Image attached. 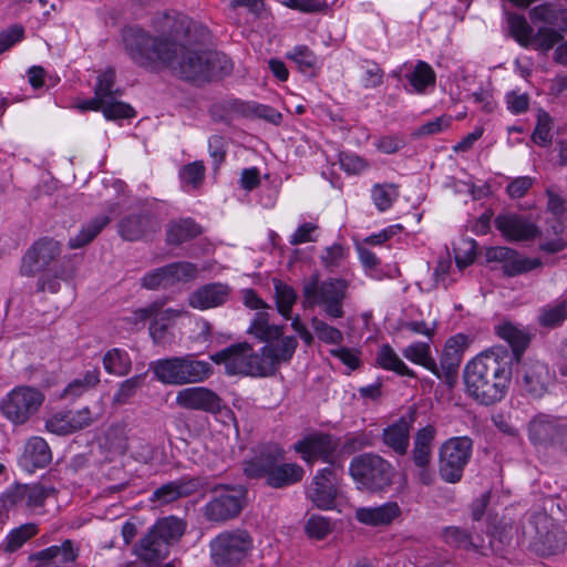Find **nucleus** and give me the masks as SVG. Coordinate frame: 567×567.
Listing matches in <instances>:
<instances>
[{
  "label": "nucleus",
  "instance_id": "nucleus-1",
  "mask_svg": "<svg viewBox=\"0 0 567 567\" xmlns=\"http://www.w3.org/2000/svg\"><path fill=\"white\" fill-rule=\"evenodd\" d=\"M154 25L161 37L131 27L123 31V42L131 59L143 68L159 62L181 79L204 83L233 71L230 59L207 48L209 31L186 16L164 13Z\"/></svg>",
  "mask_w": 567,
  "mask_h": 567
},
{
  "label": "nucleus",
  "instance_id": "nucleus-2",
  "mask_svg": "<svg viewBox=\"0 0 567 567\" xmlns=\"http://www.w3.org/2000/svg\"><path fill=\"white\" fill-rule=\"evenodd\" d=\"M495 333L512 348L494 347L481 352L464 368L466 393L476 402L492 405L506 394L512 379L514 361H519L530 342L529 333L512 322L495 327Z\"/></svg>",
  "mask_w": 567,
  "mask_h": 567
},
{
  "label": "nucleus",
  "instance_id": "nucleus-3",
  "mask_svg": "<svg viewBox=\"0 0 567 567\" xmlns=\"http://www.w3.org/2000/svg\"><path fill=\"white\" fill-rule=\"evenodd\" d=\"M348 286L346 279L320 280L319 274H313L302 281V306L305 309L318 306L330 319L343 318V302L347 298Z\"/></svg>",
  "mask_w": 567,
  "mask_h": 567
},
{
  "label": "nucleus",
  "instance_id": "nucleus-4",
  "mask_svg": "<svg viewBox=\"0 0 567 567\" xmlns=\"http://www.w3.org/2000/svg\"><path fill=\"white\" fill-rule=\"evenodd\" d=\"M349 474L360 491L383 492L393 483V465L375 453L354 456L349 465Z\"/></svg>",
  "mask_w": 567,
  "mask_h": 567
},
{
  "label": "nucleus",
  "instance_id": "nucleus-5",
  "mask_svg": "<svg viewBox=\"0 0 567 567\" xmlns=\"http://www.w3.org/2000/svg\"><path fill=\"white\" fill-rule=\"evenodd\" d=\"M252 549L254 538L245 528L224 530L209 543L210 558L216 567H239Z\"/></svg>",
  "mask_w": 567,
  "mask_h": 567
},
{
  "label": "nucleus",
  "instance_id": "nucleus-6",
  "mask_svg": "<svg viewBox=\"0 0 567 567\" xmlns=\"http://www.w3.org/2000/svg\"><path fill=\"white\" fill-rule=\"evenodd\" d=\"M216 364H224L228 375L266 377L260 353L254 351L248 342L234 343L210 355Z\"/></svg>",
  "mask_w": 567,
  "mask_h": 567
},
{
  "label": "nucleus",
  "instance_id": "nucleus-7",
  "mask_svg": "<svg viewBox=\"0 0 567 567\" xmlns=\"http://www.w3.org/2000/svg\"><path fill=\"white\" fill-rule=\"evenodd\" d=\"M473 452V441L468 436H457L446 440L439 452V473L441 478L450 484L458 483L468 464Z\"/></svg>",
  "mask_w": 567,
  "mask_h": 567
},
{
  "label": "nucleus",
  "instance_id": "nucleus-8",
  "mask_svg": "<svg viewBox=\"0 0 567 567\" xmlns=\"http://www.w3.org/2000/svg\"><path fill=\"white\" fill-rule=\"evenodd\" d=\"M43 402L44 394L40 390L19 385L1 400L0 411L14 425H22L38 413Z\"/></svg>",
  "mask_w": 567,
  "mask_h": 567
},
{
  "label": "nucleus",
  "instance_id": "nucleus-9",
  "mask_svg": "<svg viewBox=\"0 0 567 567\" xmlns=\"http://www.w3.org/2000/svg\"><path fill=\"white\" fill-rule=\"evenodd\" d=\"M530 19L534 22L539 21L553 25V29L539 28L533 35L530 45L536 50L547 52L561 40V34L555 28L561 31L567 30V8L548 3L540 4L532 9Z\"/></svg>",
  "mask_w": 567,
  "mask_h": 567
},
{
  "label": "nucleus",
  "instance_id": "nucleus-10",
  "mask_svg": "<svg viewBox=\"0 0 567 567\" xmlns=\"http://www.w3.org/2000/svg\"><path fill=\"white\" fill-rule=\"evenodd\" d=\"M214 496L203 507V515L212 523H225L236 518L245 507L247 491L243 486H216Z\"/></svg>",
  "mask_w": 567,
  "mask_h": 567
},
{
  "label": "nucleus",
  "instance_id": "nucleus-11",
  "mask_svg": "<svg viewBox=\"0 0 567 567\" xmlns=\"http://www.w3.org/2000/svg\"><path fill=\"white\" fill-rule=\"evenodd\" d=\"M61 252L62 246L59 241L49 237L40 238L23 255L20 275L23 277H34L37 274L44 272Z\"/></svg>",
  "mask_w": 567,
  "mask_h": 567
},
{
  "label": "nucleus",
  "instance_id": "nucleus-12",
  "mask_svg": "<svg viewBox=\"0 0 567 567\" xmlns=\"http://www.w3.org/2000/svg\"><path fill=\"white\" fill-rule=\"evenodd\" d=\"M55 489L41 483L11 485L2 495L3 506L21 509H35L44 505L45 499Z\"/></svg>",
  "mask_w": 567,
  "mask_h": 567
},
{
  "label": "nucleus",
  "instance_id": "nucleus-13",
  "mask_svg": "<svg viewBox=\"0 0 567 567\" xmlns=\"http://www.w3.org/2000/svg\"><path fill=\"white\" fill-rule=\"evenodd\" d=\"M337 446L338 444L332 435L316 433L296 442L293 450L299 453L302 460L308 464H312L320 458L333 467H342V465L334 460Z\"/></svg>",
  "mask_w": 567,
  "mask_h": 567
},
{
  "label": "nucleus",
  "instance_id": "nucleus-14",
  "mask_svg": "<svg viewBox=\"0 0 567 567\" xmlns=\"http://www.w3.org/2000/svg\"><path fill=\"white\" fill-rule=\"evenodd\" d=\"M284 460V450L279 444L261 443L252 449L251 456L244 461V474L248 478H267L275 464Z\"/></svg>",
  "mask_w": 567,
  "mask_h": 567
},
{
  "label": "nucleus",
  "instance_id": "nucleus-15",
  "mask_svg": "<svg viewBox=\"0 0 567 567\" xmlns=\"http://www.w3.org/2000/svg\"><path fill=\"white\" fill-rule=\"evenodd\" d=\"M468 347V337L462 333L449 338L444 344L440 363L437 364V379L443 380L450 388L454 386L464 350Z\"/></svg>",
  "mask_w": 567,
  "mask_h": 567
},
{
  "label": "nucleus",
  "instance_id": "nucleus-16",
  "mask_svg": "<svg viewBox=\"0 0 567 567\" xmlns=\"http://www.w3.org/2000/svg\"><path fill=\"white\" fill-rule=\"evenodd\" d=\"M265 346L260 349L266 377L275 374L281 363L289 362L298 347V340L293 336L276 337L261 340Z\"/></svg>",
  "mask_w": 567,
  "mask_h": 567
},
{
  "label": "nucleus",
  "instance_id": "nucleus-17",
  "mask_svg": "<svg viewBox=\"0 0 567 567\" xmlns=\"http://www.w3.org/2000/svg\"><path fill=\"white\" fill-rule=\"evenodd\" d=\"M553 381V372L538 360H528L518 372L517 382L520 389L533 398H542Z\"/></svg>",
  "mask_w": 567,
  "mask_h": 567
},
{
  "label": "nucleus",
  "instance_id": "nucleus-18",
  "mask_svg": "<svg viewBox=\"0 0 567 567\" xmlns=\"http://www.w3.org/2000/svg\"><path fill=\"white\" fill-rule=\"evenodd\" d=\"M176 404L187 410L204 411L212 414L219 413L223 408L219 395L205 386L179 390L176 394Z\"/></svg>",
  "mask_w": 567,
  "mask_h": 567
},
{
  "label": "nucleus",
  "instance_id": "nucleus-19",
  "mask_svg": "<svg viewBox=\"0 0 567 567\" xmlns=\"http://www.w3.org/2000/svg\"><path fill=\"white\" fill-rule=\"evenodd\" d=\"M487 261H498L503 264V272L508 277H515L539 268L542 261L539 258H526L516 250L508 247H491L486 250Z\"/></svg>",
  "mask_w": 567,
  "mask_h": 567
},
{
  "label": "nucleus",
  "instance_id": "nucleus-20",
  "mask_svg": "<svg viewBox=\"0 0 567 567\" xmlns=\"http://www.w3.org/2000/svg\"><path fill=\"white\" fill-rule=\"evenodd\" d=\"M158 229V224L148 210L130 213L122 217L117 224L118 235L127 241L144 239Z\"/></svg>",
  "mask_w": 567,
  "mask_h": 567
},
{
  "label": "nucleus",
  "instance_id": "nucleus-21",
  "mask_svg": "<svg viewBox=\"0 0 567 567\" xmlns=\"http://www.w3.org/2000/svg\"><path fill=\"white\" fill-rule=\"evenodd\" d=\"M204 485L205 483L200 477H182L154 489L150 499L156 506L167 505L179 498L190 496L203 488Z\"/></svg>",
  "mask_w": 567,
  "mask_h": 567
},
{
  "label": "nucleus",
  "instance_id": "nucleus-22",
  "mask_svg": "<svg viewBox=\"0 0 567 567\" xmlns=\"http://www.w3.org/2000/svg\"><path fill=\"white\" fill-rule=\"evenodd\" d=\"M495 227L509 241H525L539 235L538 227L524 216L507 213L495 218Z\"/></svg>",
  "mask_w": 567,
  "mask_h": 567
},
{
  "label": "nucleus",
  "instance_id": "nucleus-23",
  "mask_svg": "<svg viewBox=\"0 0 567 567\" xmlns=\"http://www.w3.org/2000/svg\"><path fill=\"white\" fill-rule=\"evenodd\" d=\"M342 467H326L317 473L309 488V497L320 509H330L334 505L337 487L336 471Z\"/></svg>",
  "mask_w": 567,
  "mask_h": 567
},
{
  "label": "nucleus",
  "instance_id": "nucleus-24",
  "mask_svg": "<svg viewBox=\"0 0 567 567\" xmlns=\"http://www.w3.org/2000/svg\"><path fill=\"white\" fill-rule=\"evenodd\" d=\"M79 556V549L72 540L66 539L61 545H53L30 556L34 567H69Z\"/></svg>",
  "mask_w": 567,
  "mask_h": 567
},
{
  "label": "nucleus",
  "instance_id": "nucleus-25",
  "mask_svg": "<svg viewBox=\"0 0 567 567\" xmlns=\"http://www.w3.org/2000/svg\"><path fill=\"white\" fill-rule=\"evenodd\" d=\"M52 461V452L47 441L40 436L30 437L19 457V465L28 473L44 468Z\"/></svg>",
  "mask_w": 567,
  "mask_h": 567
},
{
  "label": "nucleus",
  "instance_id": "nucleus-26",
  "mask_svg": "<svg viewBox=\"0 0 567 567\" xmlns=\"http://www.w3.org/2000/svg\"><path fill=\"white\" fill-rule=\"evenodd\" d=\"M161 302H153L145 308L135 311L136 318L141 320L153 319L150 326V333L154 339L163 338L169 323L182 316L183 311L177 309H162Z\"/></svg>",
  "mask_w": 567,
  "mask_h": 567
},
{
  "label": "nucleus",
  "instance_id": "nucleus-27",
  "mask_svg": "<svg viewBox=\"0 0 567 567\" xmlns=\"http://www.w3.org/2000/svg\"><path fill=\"white\" fill-rule=\"evenodd\" d=\"M230 287L226 284L213 282L196 289L188 298L189 306L206 310L223 306L230 296Z\"/></svg>",
  "mask_w": 567,
  "mask_h": 567
},
{
  "label": "nucleus",
  "instance_id": "nucleus-28",
  "mask_svg": "<svg viewBox=\"0 0 567 567\" xmlns=\"http://www.w3.org/2000/svg\"><path fill=\"white\" fill-rule=\"evenodd\" d=\"M415 417V411H411L409 417L402 416L382 432L383 443L398 455H405L410 444V429Z\"/></svg>",
  "mask_w": 567,
  "mask_h": 567
},
{
  "label": "nucleus",
  "instance_id": "nucleus-29",
  "mask_svg": "<svg viewBox=\"0 0 567 567\" xmlns=\"http://www.w3.org/2000/svg\"><path fill=\"white\" fill-rule=\"evenodd\" d=\"M401 515V508L396 502H386L379 506L360 507L355 511L358 522L378 527L390 525Z\"/></svg>",
  "mask_w": 567,
  "mask_h": 567
},
{
  "label": "nucleus",
  "instance_id": "nucleus-30",
  "mask_svg": "<svg viewBox=\"0 0 567 567\" xmlns=\"http://www.w3.org/2000/svg\"><path fill=\"white\" fill-rule=\"evenodd\" d=\"M155 378L167 385H185L184 357H169L151 362Z\"/></svg>",
  "mask_w": 567,
  "mask_h": 567
},
{
  "label": "nucleus",
  "instance_id": "nucleus-31",
  "mask_svg": "<svg viewBox=\"0 0 567 567\" xmlns=\"http://www.w3.org/2000/svg\"><path fill=\"white\" fill-rule=\"evenodd\" d=\"M561 431L558 420L547 414H538L528 423V437L533 444H551Z\"/></svg>",
  "mask_w": 567,
  "mask_h": 567
},
{
  "label": "nucleus",
  "instance_id": "nucleus-32",
  "mask_svg": "<svg viewBox=\"0 0 567 567\" xmlns=\"http://www.w3.org/2000/svg\"><path fill=\"white\" fill-rule=\"evenodd\" d=\"M305 470L295 463H281L275 464L266 478L268 486L272 488H284L286 486L293 485L303 478Z\"/></svg>",
  "mask_w": 567,
  "mask_h": 567
},
{
  "label": "nucleus",
  "instance_id": "nucleus-33",
  "mask_svg": "<svg viewBox=\"0 0 567 567\" xmlns=\"http://www.w3.org/2000/svg\"><path fill=\"white\" fill-rule=\"evenodd\" d=\"M135 553L145 561H156L167 556L168 546H166V543L159 539L151 528L150 532L140 540L135 548Z\"/></svg>",
  "mask_w": 567,
  "mask_h": 567
},
{
  "label": "nucleus",
  "instance_id": "nucleus-34",
  "mask_svg": "<svg viewBox=\"0 0 567 567\" xmlns=\"http://www.w3.org/2000/svg\"><path fill=\"white\" fill-rule=\"evenodd\" d=\"M104 370L115 377H126L132 370V359L130 354L120 348L107 350L102 357Z\"/></svg>",
  "mask_w": 567,
  "mask_h": 567
},
{
  "label": "nucleus",
  "instance_id": "nucleus-35",
  "mask_svg": "<svg viewBox=\"0 0 567 567\" xmlns=\"http://www.w3.org/2000/svg\"><path fill=\"white\" fill-rule=\"evenodd\" d=\"M375 360L384 370L392 371L401 377L416 378L415 372L404 363L389 344H382L379 348Z\"/></svg>",
  "mask_w": 567,
  "mask_h": 567
},
{
  "label": "nucleus",
  "instance_id": "nucleus-36",
  "mask_svg": "<svg viewBox=\"0 0 567 567\" xmlns=\"http://www.w3.org/2000/svg\"><path fill=\"white\" fill-rule=\"evenodd\" d=\"M402 354L409 361L422 365L433 374H437V363L432 357L430 341L413 342L402 350Z\"/></svg>",
  "mask_w": 567,
  "mask_h": 567
},
{
  "label": "nucleus",
  "instance_id": "nucleus-37",
  "mask_svg": "<svg viewBox=\"0 0 567 567\" xmlns=\"http://www.w3.org/2000/svg\"><path fill=\"white\" fill-rule=\"evenodd\" d=\"M268 309H259L248 328V333L254 334L259 341L270 338L281 337L284 334V326L270 324V316Z\"/></svg>",
  "mask_w": 567,
  "mask_h": 567
},
{
  "label": "nucleus",
  "instance_id": "nucleus-38",
  "mask_svg": "<svg viewBox=\"0 0 567 567\" xmlns=\"http://www.w3.org/2000/svg\"><path fill=\"white\" fill-rule=\"evenodd\" d=\"M200 227L190 218L171 223L166 231V241L169 245H181L200 234Z\"/></svg>",
  "mask_w": 567,
  "mask_h": 567
},
{
  "label": "nucleus",
  "instance_id": "nucleus-39",
  "mask_svg": "<svg viewBox=\"0 0 567 567\" xmlns=\"http://www.w3.org/2000/svg\"><path fill=\"white\" fill-rule=\"evenodd\" d=\"M110 220L111 218L106 215H101L93 218L81 228L78 235L70 238L69 247L71 249H78L90 244L110 223Z\"/></svg>",
  "mask_w": 567,
  "mask_h": 567
},
{
  "label": "nucleus",
  "instance_id": "nucleus-40",
  "mask_svg": "<svg viewBox=\"0 0 567 567\" xmlns=\"http://www.w3.org/2000/svg\"><path fill=\"white\" fill-rule=\"evenodd\" d=\"M73 276V268L70 266L60 265L59 267L42 274L37 281V291L56 293L60 291L59 280H70Z\"/></svg>",
  "mask_w": 567,
  "mask_h": 567
},
{
  "label": "nucleus",
  "instance_id": "nucleus-41",
  "mask_svg": "<svg viewBox=\"0 0 567 567\" xmlns=\"http://www.w3.org/2000/svg\"><path fill=\"white\" fill-rule=\"evenodd\" d=\"M183 357L186 384L204 382L214 373L213 365L207 361L197 360L195 354Z\"/></svg>",
  "mask_w": 567,
  "mask_h": 567
},
{
  "label": "nucleus",
  "instance_id": "nucleus-42",
  "mask_svg": "<svg viewBox=\"0 0 567 567\" xmlns=\"http://www.w3.org/2000/svg\"><path fill=\"white\" fill-rule=\"evenodd\" d=\"M152 529L169 547L171 544L177 542L183 536L185 524L182 519L169 516L157 520Z\"/></svg>",
  "mask_w": 567,
  "mask_h": 567
},
{
  "label": "nucleus",
  "instance_id": "nucleus-43",
  "mask_svg": "<svg viewBox=\"0 0 567 567\" xmlns=\"http://www.w3.org/2000/svg\"><path fill=\"white\" fill-rule=\"evenodd\" d=\"M275 300L277 311L285 318L289 319L293 305L297 302V292L295 289L281 281L280 279H272Z\"/></svg>",
  "mask_w": 567,
  "mask_h": 567
},
{
  "label": "nucleus",
  "instance_id": "nucleus-44",
  "mask_svg": "<svg viewBox=\"0 0 567 567\" xmlns=\"http://www.w3.org/2000/svg\"><path fill=\"white\" fill-rule=\"evenodd\" d=\"M145 377L146 373H142L122 381L112 398V403L115 405L127 404L144 384Z\"/></svg>",
  "mask_w": 567,
  "mask_h": 567
},
{
  "label": "nucleus",
  "instance_id": "nucleus-45",
  "mask_svg": "<svg viewBox=\"0 0 567 567\" xmlns=\"http://www.w3.org/2000/svg\"><path fill=\"white\" fill-rule=\"evenodd\" d=\"M100 382V371L94 368L86 371L81 378L74 379L63 391V396L78 398Z\"/></svg>",
  "mask_w": 567,
  "mask_h": 567
},
{
  "label": "nucleus",
  "instance_id": "nucleus-46",
  "mask_svg": "<svg viewBox=\"0 0 567 567\" xmlns=\"http://www.w3.org/2000/svg\"><path fill=\"white\" fill-rule=\"evenodd\" d=\"M444 542L455 548H463L466 550H476L477 546L473 543L472 535L465 529L457 526H449L442 533Z\"/></svg>",
  "mask_w": 567,
  "mask_h": 567
},
{
  "label": "nucleus",
  "instance_id": "nucleus-47",
  "mask_svg": "<svg viewBox=\"0 0 567 567\" xmlns=\"http://www.w3.org/2000/svg\"><path fill=\"white\" fill-rule=\"evenodd\" d=\"M408 80L416 92H423L426 86L435 83V73L425 62L419 61L414 71L408 75Z\"/></svg>",
  "mask_w": 567,
  "mask_h": 567
},
{
  "label": "nucleus",
  "instance_id": "nucleus-48",
  "mask_svg": "<svg viewBox=\"0 0 567 567\" xmlns=\"http://www.w3.org/2000/svg\"><path fill=\"white\" fill-rule=\"evenodd\" d=\"M37 534V526L34 524H24L20 527L12 529L4 543V550L13 553Z\"/></svg>",
  "mask_w": 567,
  "mask_h": 567
},
{
  "label": "nucleus",
  "instance_id": "nucleus-49",
  "mask_svg": "<svg viewBox=\"0 0 567 567\" xmlns=\"http://www.w3.org/2000/svg\"><path fill=\"white\" fill-rule=\"evenodd\" d=\"M512 37L522 45H530L533 29L523 16L513 14L508 18Z\"/></svg>",
  "mask_w": 567,
  "mask_h": 567
},
{
  "label": "nucleus",
  "instance_id": "nucleus-50",
  "mask_svg": "<svg viewBox=\"0 0 567 567\" xmlns=\"http://www.w3.org/2000/svg\"><path fill=\"white\" fill-rule=\"evenodd\" d=\"M311 327L317 338L324 343L340 344L343 341V333L339 329L328 324L318 317L311 318Z\"/></svg>",
  "mask_w": 567,
  "mask_h": 567
},
{
  "label": "nucleus",
  "instance_id": "nucleus-51",
  "mask_svg": "<svg viewBox=\"0 0 567 567\" xmlns=\"http://www.w3.org/2000/svg\"><path fill=\"white\" fill-rule=\"evenodd\" d=\"M172 286L177 282H186L197 277L198 268L188 261H177L166 265Z\"/></svg>",
  "mask_w": 567,
  "mask_h": 567
},
{
  "label": "nucleus",
  "instance_id": "nucleus-52",
  "mask_svg": "<svg viewBox=\"0 0 567 567\" xmlns=\"http://www.w3.org/2000/svg\"><path fill=\"white\" fill-rule=\"evenodd\" d=\"M567 318V301L544 307L538 317L543 327H556Z\"/></svg>",
  "mask_w": 567,
  "mask_h": 567
},
{
  "label": "nucleus",
  "instance_id": "nucleus-53",
  "mask_svg": "<svg viewBox=\"0 0 567 567\" xmlns=\"http://www.w3.org/2000/svg\"><path fill=\"white\" fill-rule=\"evenodd\" d=\"M332 522L320 515H311L305 525V530L308 537L315 539L326 538L332 532Z\"/></svg>",
  "mask_w": 567,
  "mask_h": 567
},
{
  "label": "nucleus",
  "instance_id": "nucleus-54",
  "mask_svg": "<svg viewBox=\"0 0 567 567\" xmlns=\"http://www.w3.org/2000/svg\"><path fill=\"white\" fill-rule=\"evenodd\" d=\"M287 56L293 61L303 73L312 71L317 64L315 53L305 45L295 47Z\"/></svg>",
  "mask_w": 567,
  "mask_h": 567
},
{
  "label": "nucleus",
  "instance_id": "nucleus-55",
  "mask_svg": "<svg viewBox=\"0 0 567 567\" xmlns=\"http://www.w3.org/2000/svg\"><path fill=\"white\" fill-rule=\"evenodd\" d=\"M398 195L399 194L394 185H374L372 188V199L377 208L381 212L390 208Z\"/></svg>",
  "mask_w": 567,
  "mask_h": 567
},
{
  "label": "nucleus",
  "instance_id": "nucleus-56",
  "mask_svg": "<svg viewBox=\"0 0 567 567\" xmlns=\"http://www.w3.org/2000/svg\"><path fill=\"white\" fill-rule=\"evenodd\" d=\"M141 285L148 290L171 287L172 282L166 266L146 272L141 279Z\"/></svg>",
  "mask_w": 567,
  "mask_h": 567
},
{
  "label": "nucleus",
  "instance_id": "nucleus-57",
  "mask_svg": "<svg viewBox=\"0 0 567 567\" xmlns=\"http://www.w3.org/2000/svg\"><path fill=\"white\" fill-rule=\"evenodd\" d=\"M115 84V71L107 69L105 72L97 76V82L94 87L95 95L101 96L104 101H109L111 97L116 96L120 92L114 89Z\"/></svg>",
  "mask_w": 567,
  "mask_h": 567
},
{
  "label": "nucleus",
  "instance_id": "nucleus-58",
  "mask_svg": "<svg viewBox=\"0 0 567 567\" xmlns=\"http://www.w3.org/2000/svg\"><path fill=\"white\" fill-rule=\"evenodd\" d=\"M179 177L184 185L197 188L204 181L205 166L202 162L190 163L181 169Z\"/></svg>",
  "mask_w": 567,
  "mask_h": 567
},
{
  "label": "nucleus",
  "instance_id": "nucleus-59",
  "mask_svg": "<svg viewBox=\"0 0 567 567\" xmlns=\"http://www.w3.org/2000/svg\"><path fill=\"white\" fill-rule=\"evenodd\" d=\"M135 115L130 104L116 101V96L104 102V116L107 120L130 118Z\"/></svg>",
  "mask_w": 567,
  "mask_h": 567
},
{
  "label": "nucleus",
  "instance_id": "nucleus-60",
  "mask_svg": "<svg viewBox=\"0 0 567 567\" xmlns=\"http://www.w3.org/2000/svg\"><path fill=\"white\" fill-rule=\"evenodd\" d=\"M532 140L539 146H547L550 144V117L547 113L538 115L537 124L532 134Z\"/></svg>",
  "mask_w": 567,
  "mask_h": 567
},
{
  "label": "nucleus",
  "instance_id": "nucleus-61",
  "mask_svg": "<svg viewBox=\"0 0 567 567\" xmlns=\"http://www.w3.org/2000/svg\"><path fill=\"white\" fill-rule=\"evenodd\" d=\"M476 243L475 240H464L463 247H457L454 249L455 252V262L460 270L465 269L467 266L472 265L476 257Z\"/></svg>",
  "mask_w": 567,
  "mask_h": 567
},
{
  "label": "nucleus",
  "instance_id": "nucleus-62",
  "mask_svg": "<svg viewBox=\"0 0 567 567\" xmlns=\"http://www.w3.org/2000/svg\"><path fill=\"white\" fill-rule=\"evenodd\" d=\"M344 258V249L341 245L334 244L324 249V252L321 255V261L326 269L329 271H334L338 267H340L342 260Z\"/></svg>",
  "mask_w": 567,
  "mask_h": 567
},
{
  "label": "nucleus",
  "instance_id": "nucleus-63",
  "mask_svg": "<svg viewBox=\"0 0 567 567\" xmlns=\"http://www.w3.org/2000/svg\"><path fill=\"white\" fill-rule=\"evenodd\" d=\"M69 419L72 433L90 426L94 419L89 408H83L78 411H65Z\"/></svg>",
  "mask_w": 567,
  "mask_h": 567
},
{
  "label": "nucleus",
  "instance_id": "nucleus-64",
  "mask_svg": "<svg viewBox=\"0 0 567 567\" xmlns=\"http://www.w3.org/2000/svg\"><path fill=\"white\" fill-rule=\"evenodd\" d=\"M452 118L451 116H439L432 121H429L422 124L415 132V136H430L437 134L451 125Z\"/></svg>",
  "mask_w": 567,
  "mask_h": 567
}]
</instances>
